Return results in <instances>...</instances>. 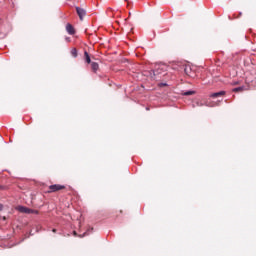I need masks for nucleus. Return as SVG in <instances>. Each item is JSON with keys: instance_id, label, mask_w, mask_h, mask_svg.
<instances>
[{"instance_id": "1", "label": "nucleus", "mask_w": 256, "mask_h": 256, "mask_svg": "<svg viewBox=\"0 0 256 256\" xmlns=\"http://www.w3.org/2000/svg\"><path fill=\"white\" fill-rule=\"evenodd\" d=\"M167 65L165 64H156L154 70H151L150 77L155 81H159L162 77L167 75Z\"/></svg>"}, {"instance_id": "2", "label": "nucleus", "mask_w": 256, "mask_h": 256, "mask_svg": "<svg viewBox=\"0 0 256 256\" xmlns=\"http://www.w3.org/2000/svg\"><path fill=\"white\" fill-rule=\"evenodd\" d=\"M18 210L20 211V213H25L26 215H31V214L39 215V211L27 208L25 206H19Z\"/></svg>"}, {"instance_id": "3", "label": "nucleus", "mask_w": 256, "mask_h": 256, "mask_svg": "<svg viewBox=\"0 0 256 256\" xmlns=\"http://www.w3.org/2000/svg\"><path fill=\"white\" fill-rule=\"evenodd\" d=\"M76 13L79 16L80 21H83V17L87 15V12L85 11V9L79 6L76 7Z\"/></svg>"}, {"instance_id": "4", "label": "nucleus", "mask_w": 256, "mask_h": 256, "mask_svg": "<svg viewBox=\"0 0 256 256\" xmlns=\"http://www.w3.org/2000/svg\"><path fill=\"white\" fill-rule=\"evenodd\" d=\"M49 191L48 193H55V191H61V189H65V186H61L59 184H54L49 186Z\"/></svg>"}, {"instance_id": "5", "label": "nucleus", "mask_w": 256, "mask_h": 256, "mask_svg": "<svg viewBox=\"0 0 256 256\" xmlns=\"http://www.w3.org/2000/svg\"><path fill=\"white\" fill-rule=\"evenodd\" d=\"M66 31L69 35H75V28L71 24L66 25Z\"/></svg>"}, {"instance_id": "6", "label": "nucleus", "mask_w": 256, "mask_h": 256, "mask_svg": "<svg viewBox=\"0 0 256 256\" xmlns=\"http://www.w3.org/2000/svg\"><path fill=\"white\" fill-rule=\"evenodd\" d=\"M225 95V91L215 92L210 95L213 99H217V97H223Z\"/></svg>"}, {"instance_id": "7", "label": "nucleus", "mask_w": 256, "mask_h": 256, "mask_svg": "<svg viewBox=\"0 0 256 256\" xmlns=\"http://www.w3.org/2000/svg\"><path fill=\"white\" fill-rule=\"evenodd\" d=\"M91 69H92V71H94V73H97V71L99 70V63L92 62L91 63Z\"/></svg>"}, {"instance_id": "8", "label": "nucleus", "mask_w": 256, "mask_h": 256, "mask_svg": "<svg viewBox=\"0 0 256 256\" xmlns=\"http://www.w3.org/2000/svg\"><path fill=\"white\" fill-rule=\"evenodd\" d=\"M182 95H185L186 97H189L190 95H195V91L188 90L182 93Z\"/></svg>"}, {"instance_id": "9", "label": "nucleus", "mask_w": 256, "mask_h": 256, "mask_svg": "<svg viewBox=\"0 0 256 256\" xmlns=\"http://www.w3.org/2000/svg\"><path fill=\"white\" fill-rule=\"evenodd\" d=\"M84 55L86 63H91V56H89V53L86 51L84 52Z\"/></svg>"}, {"instance_id": "10", "label": "nucleus", "mask_w": 256, "mask_h": 256, "mask_svg": "<svg viewBox=\"0 0 256 256\" xmlns=\"http://www.w3.org/2000/svg\"><path fill=\"white\" fill-rule=\"evenodd\" d=\"M71 55H72V57L77 58V49L76 48H73L71 50Z\"/></svg>"}, {"instance_id": "11", "label": "nucleus", "mask_w": 256, "mask_h": 256, "mask_svg": "<svg viewBox=\"0 0 256 256\" xmlns=\"http://www.w3.org/2000/svg\"><path fill=\"white\" fill-rule=\"evenodd\" d=\"M234 93H237L239 91H243V87H237L233 89Z\"/></svg>"}, {"instance_id": "12", "label": "nucleus", "mask_w": 256, "mask_h": 256, "mask_svg": "<svg viewBox=\"0 0 256 256\" xmlns=\"http://www.w3.org/2000/svg\"><path fill=\"white\" fill-rule=\"evenodd\" d=\"M90 231H93V228L88 229V231L85 232V233L82 235V237H85V235H89Z\"/></svg>"}, {"instance_id": "13", "label": "nucleus", "mask_w": 256, "mask_h": 256, "mask_svg": "<svg viewBox=\"0 0 256 256\" xmlns=\"http://www.w3.org/2000/svg\"><path fill=\"white\" fill-rule=\"evenodd\" d=\"M52 233H57V229H52Z\"/></svg>"}, {"instance_id": "14", "label": "nucleus", "mask_w": 256, "mask_h": 256, "mask_svg": "<svg viewBox=\"0 0 256 256\" xmlns=\"http://www.w3.org/2000/svg\"><path fill=\"white\" fill-rule=\"evenodd\" d=\"M202 105H203V104L197 102V106H198V107H201Z\"/></svg>"}, {"instance_id": "15", "label": "nucleus", "mask_w": 256, "mask_h": 256, "mask_svg": "<svg viewBox=\"0 0 256 256\" xmlns=\"http://www.w3.org/2000/svg\"><path fill=\"white\" fill-rule=\"evenodd\" d=\"M0 211H3V205L0 204Z\"/></svg>"}, {"instance_id": "16", "label": "nucleus", "mask_w": 256, "mask_h": 256, "mask_svg": "<svg viewBox=\"0 0 256 256\" xmlns=\"http://www.w3.org/2000/svg\"><path fill=\"white\" fill-rule=\"evenodd\" d=\"M185 73L187 74V68L184 69Z\"/></svg>"}, {"instance_id": "17", "label": "nucleus", "mask_w": 256, "mask_h": 256, "mask_svg": "<svg viewBox=\"0 0 256 256\" xmlns=\"http://www.w3.org/2000/svg\"><path fill=\"white\" fill-rule=\"evenodd\" d=\"M74 235H77V232L74 231Z\"/></svg>"}]
</instances>
